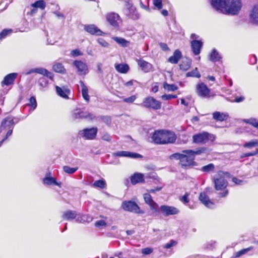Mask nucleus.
Here are the masks:
<instances>
[{
    "label": "nucleus",
    "mask_w": 258,
    "mask_h": 258,
    "mask_svg": "<svg viewBox=\"0 0 258 258\" xmlns=\"http://www.w3.org/2000/svg\"><path fill=\"white\" fill-rule=\"evenodd\" d=\"M229 177L230 174L228 172L222 171H219L214 177L215 188L218 191H221L219 193L221 198L226 197L228 194V190L226 188L228 185L227 178Z\"/></svg>",
    "instance_id": "nucleus-1"
},
{
    "label": "nucleus",
    "mask_w": 258,
    "mask_h": 258,
    "mask_svg": "<svg viewBox=\"0 0 258 258\" xmlns=\"http://www.w3.org/2000/svg\"><path fill=\"white\" fill-rule=\"evenodd\" d=\"M153 141L158 144L174 143L176 140V136L173 132L167 130L157 131L152 136Z\"/></svg>",
    "instance_id": "nucleus-2"
},
{
    "label": "nucleus",
    "mask_w": 258,
    "mask_h": 258,
    "mask_svg": "<svg viewBox=\"0 0 258 258\" xmlns=\"http://www.w3.org/2000/svg\"><path fill=\"white\" fill-rule=\"evenodd\" d=\"M14 125V120L11 117H7L2 121L0 126V134H2V137H4L0 142V147L3 143L12 134Z\"/></svg>",
    "instance_id": "nucleus-3"
},
{
    "label": "nucleus",
    "mask_w": 258,
    "mask_h": 258,
    "mask_svg": "<svg viewBox=\"0 0 258 258\" xmlns=\"http://www.w3.org/2000/svg\"><path fill=\"white\" fill-rule=\"evenodd\" d=\"M205 151L204 148L198 149L196 151L191 150H183V153L180 160L182 166H187L192 164L195 156L200 155Z\"/></svg>",
    "instance_id": "nucleus-4"
},
{
    "label": "nucleus",
    "mask_w": 258,
    "mask_h": 258,
    "mask_svg": "<svg viewBox=\"0 0 258 258\" xmlns=\"http://www.w3.org/2000/svg\"><path fill=\"white\" fill-rule=\"evenodd\" d=\"M216 139L214 135L207 132H203L196 134L192 136V141L196 144H206L208 142H213Z\"/></svg>",
    "instance_id": "nucleus-5"
},
{
    "label": "nucleus",
    "mask_w": 258,
    "mask_h": 258,
    "mask_svg": "<svg viewBox=\"0 0 258 258\" xmlns=\"http://www.w3.org/2000/svg\"><path fill=\"white\" fill-rule=\"evenodd\" d=\"M242 8L241 0H228L224 12L231 15L237 14Z\"/></svg>",
    "instance_id": "nucleus-6"
},
{
    "label": "nucleus",
    "mask_w": 258,
    "mask_h": 258,
    "mask_svg": "<svg viewBox=\"0 0 258 258\" xmlns=\"http://www.w3.org/2000/svg\"><path fill=\"white\" fill-rule=\"evenodd\" d=\"M196 92L203 98H210L215 96V94L211 93L210 89L203 82H199L196 85Z\"/></svg>",
    "instance_id": "nucleus-7"
},
{
    "label": "nucleus",
    "mask_w": 258,
    "mask_h": 258,
    "mask_svg": "<svg viewBox=\"0 0 258 258\" xmlns=\"http://www.w3.org/2000/svg\"><path fill=\"white\" fill-rule=\"evenodd\" d=\"M106 18L110 25L114 28H118L122 22L119 15L114 12L107 14L106 16Z\"/></svg>",
    "instance_id": "nucleus-8"
},
{
    "label": "nucleus",
    "mask_w": 258,
    "mask_h": 258,
    "mask_svg": "<svg viewBox=\"0 0 258 258\" xmlns=\"http://www.w3.org/2000/svg\"><path fill=\"white\" fill-rule=\"evenodd\" d=\"M125 6L126 8L125 14L127 17L134 20L140 18V14L131 2H127Z\"/></svg>",
    "instance_id": "nucleus-9"
},
{
    "label": "nucleus",
    "mask_w": 258,
    "mask_h": 258,
    "mask_svg": "<svg viewBox=\"0 0 258 258\" xmlns=\"http://www.w3.org/2000/svg\"><path fill=\"white\" fill-rule=\"evenodd\" d=\"M142 105L147 108L158 110L161 108V103L160 101L156 100L154 98L149 97L144 99Z\"/></svg>",
    "instance_id": "nucleus-10"
},
{
    "label": "nucleus",
    "mask_w": 258,
    "mask_h": 258,
    "mask_svg": "<svg viewBox=\"0 0 258 258\" xmlns=\"http://www.w3.org/2000/svg\"><path fill=\"white\" fill-rule=\"evenodd\" d=\"M143 197L145 203L149 205L153 213L156 214H158L159 206L155 201H154L151 195L147 192L143 195Z\"/></svg>",
    "instance_id": "nucleus-11"
},
{
    "label": "nucleus",
    "mask_w": 258,
    "mask_h": 258,
    "mask_svg": "<svg viewBox=\"0 0 258 258\" xmlns=\"http://www.w3.org/2000/svg\"><path fill=\"white\" fill-rule=\"evenodd\" d=\"M121 207L123 210L126 211L138 214L143 213L141 211L140 207L137 204L131 201L123 202L122 203Z\"/></svg>",
    "instance_id": "nucleus-12"
},
{
    "label": "nucleus",
    "mask_w": 258,
    "mask_h": 258,
    "mask_svg": "<svg viewBox=\"0 0 258 258\" xmlns=\"http://www.w3.org/2000/svg\"><path fill=\"white\" fill-rule=\"evenodd\" d=\"M97 127H92L91 128H85L79 132V135L87 140L94 139L97 133Z\"/></svg>",
    "instance_id": "nucleus-13"
},
{
    "label": "nucleus",
    "mask_w": 258,
    "mask_h": 258,
    "mask_svg": "<svg viewBox=\"0 0 258 258\" xmlns=\"http://www.w3.org/2000/svg\"><path fill=\"white\" fill-rule=\"evenodd\" d=\"M73 65L77 69L78 72L80 75H86L88 73L87 64L81 60H75Z\"/></svg>",
    "instance_id": "nucleus-14"
},
{
    "label": "nucleus",
    "mask_w": 258,
    "mask_h": 258,
    "mask_svg": "<svg viewBox=\"0 0 258 258\" xmlns=\"http://www.w3.org/2000/svg\"><path fill=\"white\" fill-rule=\"evenodd\" d=\"M72 117L74 119L83 118L93 119L95 118V116L92 113L83 112L80 109H77L72 113Z\"/></svg>",
    "instance_id": "nucleus-15"
},
{
    "label": "nucleus",
    "mask_w": 258,
    "mask_h": 258,
    "mask_svg": "<svg viewBox=\"0 0 258 258\" xmlns=\"http://www.w3.org/2000/svg\"><path fill=\"white\" fill-rule=\"evenodd\" d=\"M162 213L165 216L176 215L179 213V210L175 207L162 205L160 207Z\"/></svg>",
    "instance_id": "nucleus-16"
},
{
    "label": "nucleus",
    "mask_w": 258,
    "mask_h": 258,
    "mask_svg": "<svg viewBox=\"0 0 258 258\" xmlns=\"http://www.w3.org/2000/svg\"><path fill=\"white\" fill-rule=\"evenodd\" d=\"M113 155L116 157H128L131 158H138L142 157L139 154L125 151H117L114 153Z\"/></svg>",
    "instance_id": "nucleus-17"
},
{
    "label": "nucleus",
    "mask_w": 258,
    "mask_h": 258,
    "mask_svg": "<svg viewBox=\"0 0 258 258\" xmlns=\"http://www.w3.org/2000/svg\"><path fill=\"white\" fill-rule=\"evenodd\" d=\"M228 0H212V7L217 11L224 12Z\"/></svg>",
    "instance_id": "nucleus-18"
},
{
    "label": "nucleus",
    "mask_w": 258,
    "mask_h": 258,
    "mask_svg": "<svg viewBox=\"0 0 258 258\" xmlns=\"http://www.w3.org/2000/svg\"><path fill=\"white\" fill-rule=\"evenodd\" d=\"M84 29L92 35L101 36L103 34L102 31L93 24L85 25Z\"/></svg>",
    "instance_id": "nucleus-19"
},
{
    "label": "nucleus",
    "mask_w": 258,
    "mask_h": 258,
    "mask_svg": "<svg viewBox=\"0 0 258 258\" xmlns=\"http://www.w3.org/2000/svg\"><path fill=\"white\" fill-rule=\"evenodd\" d=\"M18 74L16 73H11L5 77L1 84L3 87L5 85L9 86L14 83L15 80L17 78Z\"/></svg>",
    "instance_id": "nucleus-20"
},
{
    "label": "nucleus",
    "mask_w": 258,
    "mask_h": 258,
    "mask_svg": "<svg viewBox=\"0 0 258 258\" xmlns=\"http://www.w3.org/2000/svg\"><path fill=\"white\" fill-rule=\"evenodd\" d=\"M199 200L206 207L209 208H213L214 207V203L209 199V198L205 192H203L200 194Z\"/></svg>",
    "instance_id": "nucleus-21"
},
{
    "label": "nucleus",
    "mask_w": 258,
    "mask_h": 258,
    "mask_svg": "<svg viewBox=\"0 0 258 258\" xmlns=\"http://www.w3.org/2000/svg\"><path fill=\"white\" fill-rule=\"evenodd\" d=\"M36 73L45 76L50 80H53V74L47 70L46 69L42 68H37L31 70L29 73Z\"/></svg>",
    "instance_id": "nucleus-22"
},
{
    "label": "nucleus",
    "mask_w": 258,
    "mask_h": 258,
    "mask_svg": "<svg viewBox=\"0 0 258 258\" xmlns=\"http://www.w3.org/2000/svg\"><path fill=\"white\" fill-rule=\"evenodd\" d=\"M137 62L138 66L145 73H148L152 71L153 66L150 63L142 59H138Z\"/></svg>",
    "instance_id": "nucleus-23"
},
{
    "label": "nucleus",
    "mask_w": 258,
    "mask_h": 258,
    "mask_svg": "<svg viewBox=\"0 0 258 258\" xmlns=\"http://www.w3.org/2000/svg\"><path fill=\"white\" fill-rule=\"evenodd\" d=\"M50 175V172L46 173L45 177L43 179V183L45 185H50L54 184L60 187L61 183L57 182L55 178L51 177Z\"/></svg>",
    "instance_id": "nucleus-24"
},
{
    "label": "nucleus",
    "mask_w": 258,
    "mask_h": 258,
    "mask_svg": "<svg viewBox=\"0 0 258 258\" xmlns=\"http://www.w3.org/2000/svg\"><path fill=\"white\" fill-rule=\"evenodd\" d=\"M202 46L203 43L201 41L194 40L191 42L192 50L195 55L200 54Z\"/></svg>",
    "instance_id": "nucleus-25"
},
{
    "label": "nucleus",
    "mask_w": 258,
    "mask_h": 258,
    "mask_svg": "<svg viewBox=\"0 0 258 258\" xmlns=\"http://www.w3.org/2000/svg\"><path fill=\"white\" fill-rule=\"evenodd\" d=\"M213 118L217 121H223L229 118V115L226 112L216 111L213 113Z\"/></svg>",
    "instance_id": "nucleus-26"
},
{
    "label": "nucleus",
    "mask_w": 258,
    "mask_h": 258,
    "mask_svg": "<svg viewBox=\"0 0 258 258\" xmlns=\"http://www.w3.org/2000/svg\"><path fill=\"white\" fill-rule=\"evenodd\" d=\"M56 91L57 94L60 96V97L68 99V95L70 93V91L67 88L65 87H59L58 86H56Z\"/></svg>",
    "instance_id": "nucleus-27"
},
{
    "label": "nucleus",
    "mask_w": 258,
    "mask_h": 258,
    "mask_svg": "<svg viewBox=\"0 0 258 258\" xmlns=\"http://www.w3.org/2000/svg\"><path fill=\"white\" fill-rule=\"evenodd\" d=\"M79 83L81 87L82 97L86 102H88L90 100V96L88 94V88L82 81H80Z\"/></svg>",
    "instance_id": "nucleus-28"
},
{
    "label": "nucleus",
    "mask_w": 258,
    "mask_h": 258,
    "mask_svg": "<svg viewBox=\"0 0 258 258\" xmlns=\"http://www.w3.org/2000/svg\"><path fill=\"white\" fill-rule=\"evenodd\" d=\"M112 39L115 41L120 46L123 48L128 47L131 45V42L122 37L114 36Z\"/></svg>",
    "instance_id": "nucleus-29"
},
{
    "label": "nucleus",
    "mask_w": 258,
    "mask_h": 258,
    "mask_svg": "<svg viewBox=\"0 0 258 258\" xmlns=\"http://www.w3.org/2000/svg\"><path fill=\"white\" fill-rule=\"evenodd\" d=\"M115 68L118 72L121 74H126L130 70L129 66L123 63L116 64Z\"/></svg>",
    "instance_id": "nucleus-30"
},
{
    "label": "nucleus",
    "mask_w": 258,
    "mask_h": 258,
    "mask_svg": "<svg viewBox=\"0 0 258 258\" xmlns=\"http://www.w3.org/2000/svg\"><path fill=\"white\" fill-rule=\"evenodd\" d=\"M144 181V175L140 173H136L131 177V181L132 184H136Z\"/></svg>",
    "instance_id": "nucleus-31"
},
{
    "label": "nucleus",
    "mask_w": 258,
    "mask_h": 258,
    "mask_svg": "<svg viewBox=\"0 0 258 258\" xmlns=\"http://www.w3.org/2000/svg\"><path fill=\"white\" fill-rule=\"evenodd\" d=\"M250 20L258 25V5L253 7L250 14Z\"/></svg>",
    "instance_id": "nucleus-32"
},
{
    "label": "nucleus",
    "mask_w": 258,
    "mask_h": 258,
    "mask_svg": "<svg viewBox=\"0 0 258 258\" xmlns=\"http://www.w3.org/2000/svg\"><path fill=\"white\" fill-rule=\"evenodd\" d=\"M77 216L76 212L72 210H67L63 213L62 217L63 219L71 220L74 219Z\"/></svg>",
    "instance_id": "nucleus-33"
},
{
    "label": "nucleus",
    "mask_w": 258,
    "mask_h": 258,
    "mask_svg": "<svg viewBox=\"0 0 258 258\" xmlns=\"http://www.w3.org/2000/svg\"><path fill=\"white\" fill-rule=\"evenodd\" d=\"M181 57V53L179 50H176L173 55L168 58L169 62L172 63H177Z\"/></svg>",
    "instance_id": "nucleus-34"
},
{
    "label": "nucleus",
    "mask_w": 258,
    "mask_h": 258,
    "mask_svg": "<svg viewBox=\"0 0 258 258\" xmlns=\"http://www.w3.org/2000/svg\"><path fill=\"white\" fill-rule=\"evenodd\" d=\"M53 70L57 73L64 74L66 70L62 64L58 62L55 63L52 67Z\"/></svg>",
    "instance_id": "nucleus-35"
},
{
    "label": "nucleus",
    "mask_w": 258,
    "mask_h": 258,
    "mask_svg": "<svg viewBox=\"0 0 258 258\" xmlns=\"http://www.w3.org/2000/svg\"><path fill=\"white\" fill-rule=\"evenodd\" d=\"M221 58L220 54L215 49H213L210 54V60L213 62L219 61Z\"/></svg>",
    "instance_id": "nucleus-36"
},
{
    "label": "nucleus",
    "mask_w": 258,
    "mask_h": 258,
    "mask_svg": "<svg viewBox=\"0 0 258 258\" xmlns=\"http://www.w3.org/2000/svg\"><path fill=\"white\" fill-rule=\"evenodd\" d=\"M244 122L248 123L256 128L258 130V119L254 118L251 117L249 119H244L242 120Z\"/></svg>",
    "instance_id": "nucleus-37"
},
{
    "label": "nucleus",
    "mask_w": 258,
    "mask_h": 258,
    "mask_svg": "<svg viewBox=\"0 0 258 258\" xmlns=\"http://www.w3.org/2000/svg\"><path fill=\"white\" fill-rule=\"evenodd\" d=\"M191 61L190 59H186L183 60L179 65L180 69L184 71H187L191 66Z\"/></svg>",
    "instance_id": "nucleus-38"
},
{
    "label": "nucleus",
    "mask_w": 258,
    "mask_h": 258,
    "mask_svg": "<svg viewBox=\"0 0 258 258\" xmlns=\"http://www.w3.org/2000/svg\"><path fill=\"white\" fill-rule=\"evenodd\" d=\"M163 87L164 89L168 91H174L178 89V87L174 84H169L166 82H165L163 84Z\"/></svg>",
    "instance_id": "nucleus-39"
},
{
    "label": "nucleus",
    "mask_w": 258,
    "mask_h": 258,
    "mask_svg": "<svg viewBox=\"0 0 258 258\" xmlns=\"http://www.w3.org/2000/svg\"><path fill=\"white\" fill-rule=\"evenodd\" d=\"M31 6L35 8H39L44 10L46 7V3L43 0H39L31 4Z\"/></svg>",
    "instance_id": "nucleus-40"
},
{
    "label": "nucleus",
    "mask_w": 258,
    "mask_h": 258,
    "mask_svg": "<svg viewBox=\"0 0 258 258\" xmlns=\"http://www.w3.org/2000/svg\"><path fill=\"white\" fill-rule=\"evenodd\" d=\"M186 76L187 77H195L200 78L201 77V74L199 72L198 69L196 68L193 71L187 72L186 74Z\"/></svg>",
    "instance_id": "nucleus-41"
},
{
    "label": "nucleus",
    "mask_w": 258,
    "mask_h": 258,
    "mask_svg": "<svg viewBox=\"0 0 258 258\" xmlns=\"http://www.w3.org/2000/svg\"><path fill=\"white\" fill-rule=\"evenodd\" d=\"M78 168L77 167L72 168L69 166H64L63 167V170L64 172L69 174H72L75 173L77 170Z\"/></svg>",
    "instance_id": "nucleus-42"
},
{
    "label": "nucleus",
    "mask_w": 258,
    "mask_h": 258,
    "mask_svg": "<svg viewBox=\"0 0 258 258\" xmlns=\"http://www.w3.org/2000/svg\"><path fill=\"white\" fill-rule=\"evenodd\" d=\"M252 249H253V247L252 246H250V247H249L246 248L242 249H241V250H240L235 252V257H240V256H241V255H242L243 254H245L248 251L251 250Z\"/></svg>",
    "instance_id": "nucleus-43"
},
{
    "label": "nucleus",
    "mask_w": 258,
    "mask_h": 258,
    "mask_svg": "<svg viewBox=\"0 0 258 258\" xmlns=\"http://www.w3.org/2000/svg\"><path fill=\"white\" fill-rule=\"evenodd\" d=\"M106 182L104 179L95 181L93 183V186L100 188H104L106 186Z\"/></svg>",
    "instance_id": "nucleus-44"
},
{
    "label": "nucleus",
    "mask_w": 258,
    "mask_h": 258,
    "mask_svg": "<svg viewBox=\"0 0 258 258\" xmlns=\"http://www.w3.org/2000/svg\"><path fill=\"white\" fill-rule=\"evenodd\" d=\"M214 165L212 163H210L207 165L202 167L201 170L205 172H209L211 171H213L214 169Z\"/></svg>",
    "instance_id": "nucleus-45"
},
{
    "label": "nucleus",
    "mask_w": 258,
    "mask_h": 258,
    "mask_svg": "<svg viewBox=\"0 0 258 258\" xmlns=\"http://www.w3.org/2000/svg\"><path fill=\"white\" fill-rule=\"evenodd\" d=\"M256 146H258V140H253L250 142L246 143L244 145V147L245 148H252L255 147Z\"/></svg>",
    "instance_id": "nucleus-46"
},
{
    "label": "nucleus",
    "mask_w": 258,
    "mask_h": 258,
    "mask_svg": "<svg viewBox=\"0 0 258 258\" xmlns=\"http://www.w3.org/2000/svg\"><path fill=\"white\" fill-rule=\"evenodd\" d=\"M38 83L41 88H45L47 86L48 82L45 78L41 77L39 79Z\"/></svg>",
    "instance_id": "nucleus-47"
},
{
    "label": "nucleus",
    "mask_w": 258,
    "mask_h": 258,
    "mask_svg": "<svg viewBox=\"0 0 258 258\" xmlns=\"http://www.w3.org/2000/svg\"><path fill=\"white\" fill-rule=\"evenodd\" d=\"M11 32H12L11 29L3 30L0 33V39H2L5 38L7 36H8L9 34H11Z\"/></svg>",
    "instance_id": "nucleus-48"
},
{
    "label": "nucleus",
    "mask_w": 258,
    "mask_h": 258,
    "mask_svg": "<svg viewBox=\"0 0 258 258\" xmlns=\"http://www.w3.org/2000/svg\"><path fill=\"white\" fill-rule=\"evenodd\" d=\"M29 105L32 107L33 110L37 107V102L35 97L32 96L29 99Z\"/></svg>",
    "instance_id": "nucleus-49"
},
{
    "label": "nucleus",
    "mask_w": 258,
    "mask_h": 258,
    "mask_svg": "<svg viewBox=\"0 0 258 258\" xmlns=\"http://www.w3.org/2000/svg\"><path fill=\"white\" fill-rule=\"evenodd\" d=\"M177 97L176 95L164 94L161 96L162 99L165 100H169L172 99H175Z\"/></svg>",
    "instance_id": "nucleus-50"
},
{
    "label": "nucleus",
    "mask_w": 258,
    "mask_h": 258,
    "mask_svg": "<svg viewBox=\"0 0 258 258\" xmlns=\"http://www.w3.org/2000/svg\"><path fill=\"white\" fill-rule=\"evenodd\" d=\"M153 3L155 7L158 9L160 10L162 8V0H153Z\"/></svg>",
    "instance_id": "nucleus-51"
},
{
    "label": "nucleus",
    "mask_w": 258,
    "mask_h": 258,
    "mask_svg": "<svg viewBox=\"0 0 258 258\" xmlns=\"http://www.w3.org/2000/svg\"><path fill=\"white\" fill-rule=\"evenodd\" d=\"M136 98L137 97L135 95H132L129 97L123 98V101L126 103H132L136 99Z\"/></svg>",
    "instance_id": "nucleus-52"
},
{
    "label": "nucleus",
    "mask_w": 258,
    "mask_h": 258,
    "mask_svg": "<svg viewBox=\"0 0 258 258\" xmlns=\"http://www.w3.org/2000/svg\"><path fill=\"white\" fill-rule=\"evenodd\" d=\"M71 54L73 57H76L79 55H82L83 53L79 49H76L71 51Z\"/></svg>",
    "instance_id": "nucleus-53"
},
{
    "label": "nucleus",
    "mask_w": 258,
    "mask_h": 258,
    "mask_svg": "<svg viewBox=\"0 0 258 258\" xmlns=\"http://www.w3.org/2000/svg\"><path fill=\"white\" fill-rule=\"evenodd\" d=\"M97 41L100 45L104 47H108L109 45V43L102 38H99Z\"/></svg>",
    "instance_id": "nucleus-54"
},
{
    "label": "nucleus",
    "mask_w": 258,
    "mask_h": 258,
    "mask_svg": "<svg viewBox=\"0 0 258 258\" xmlns=\"http://www.w3.org/2000/svg\"><path fill=\"white\" fill-rule=\"evenodd\" d=\"M183 154L175 153V154L171 155L170 156V158L171 159H177V160H179L180 161Z\"/></svg>",
    "instance_id": "nucleus-55"
},
{
    "label": "nucleus",
    "mask_w": 258,
    "mask_h": 258,
    "mask_svg": "<svg viewBox=\"0 0 258 258\" xmlns=\"http://www.w3.org/2000/svg\"><path fill=\"white\" fill-rule=\"evenodd\" d=\"M188 196L189 195L187 193H186L183 197H182L180 200L184 204H187L189 202L188 200Z\"/></svg>",
    "instance_id": "nucleus-56"
},
{
    "label": "nucleus",
    "mask_w": 258,
    "mask_h": 258,
    "mask_svg": "<svg viewBox=\"0 0 258 258\" xmlns=\"http://www.w3.org/2000/svg\"><path fill=\"white\" fill-rule=\"evenodd\" d=\"M162 188V186H157L154 188L148 189H147V191L148 193H149L150 194L155 193L156 191H159L161 190Z\"/></svg>",
    "instance_id": "nucleus-57"
},
{
    "label": "nucleus",
    "mask_w": 258,
    "mask_h": 258,
    "mask_svg": "<svg viewBox=\"0 0 258 258\" xmlns=\"http://www.w3.org/2000/svg\"><path fill=\"white\" fill-rule=\"evenodd\" d=\"M153 252V249L150 247H147L142 249V253L144 255H147Z\"/></svg>",
    "instance_id": "nucleus-58"
},
{
    "label": "nucleus",
    "mask_w": 258,
    "mask_h": 258,
    "mask_svg": "<svg viewBox=\"0 0 258 258\" xmlns=\"http://www.w3.org/2000/svg\"><path fill=\"white\" fill-rule=\"evenodd\" d=\"M176 244V242L173 240H171L169 242L166 243L164 247L166 249H169L171 248L172 246L175 245Z\"/></svg>",
    "instance_id": "nucleus-59"
},
{
    "label": "nucleus",
    "mask_w": 258,
    "mask_h": 258,
    "mask_svg": "<svg viewBox=\"0 0 258 258\" xmlns=\"http://www.w3.org/2000/svg\"><path fill=\"white\" fill-rule=\"evenodd\" d=\"M95 225L97 227H105L106 223L104 220H99L96 222Z\"/></svg>",
    "instance_id": "nucleus-60"
},
{
    "label": "nucleus",
    "mask_w": 258,
    "mask_h": 258,
    "mask_svg": "<svg viewBox=\"0 0 258 258\" xmlns=\"http://www.w3.org/2000/svg\"><path fill=\"white\" fill-rule=\"evenodd\" d=\"M135 83H137V82L136 80H132L130 81L124 83V85L129 88H131V87L134 85Z\"/></svg>",
    "instance_id": "nucleus-61"
},
{
    "label": "nucleus",
    "mask_w": 258,
    "mask_h": 258,
    "mask_svg": "<svg viewBox=\"0 0 258 258\" xmlns=\"http://www.w3.org/2000/svg\"><path fill=\"white\" fill-rule=\"evenodd\" d=\"M257 153H258V150L256 151H255V152H250V153H247L244 154L242 156V157L254 156V155H255Z\"/></svg>",
    "instance_id": "nucleus-62"
},
{
    "label": "nucleus",
    "mask_w": 258,
    "mask_h": 258,
    "mask_svg": "<svg viewBox=\"0 0 258 258\" xmlns=\"http://www.w3.org/2000/svg\"><path fill=\"white\" fill-rule=\"evenodd\" d=\"M102 139L106 141H110L111 139V136L108 134H105L102 136Z\"/></svg>",
    "instance_id": "nucleus-63"
},
{
    "label": "nucleus",
    "mask_w": 258,
    "mask_h": 258,
    "mask_svg": "<svg viewBox=\"0 0 258 258\" xmlns=\"http://www.w3.org/2000/svg\"><path fill=\"white\" fill-rule=\"evenodd\" d=\"M232 181L234 182L236 184L240 185L243 182L241 180L239 179L236 177L232 178Z\"/></svg>",
    "instance_id": "nucleus-64"
}]
</instances>
